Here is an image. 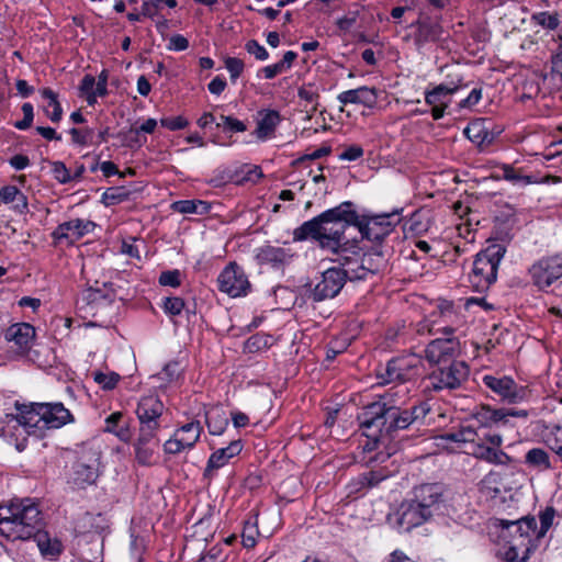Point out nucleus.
Returning <instances> with one entry per match:
<instances>
[{
	"label": "nucleus",
	"instance_id": "f257e3e1",
	"mask_svg": "<svg viewBox=\"0 0 562 562\" xmlns=\"http://www.w3.org/2000/svg\"><path fill=\"white\" fill-rule=\"evenodd\" d=\"M355 221H357L355 204L345 201L296 227L293 231V240L312 239L317 241L322 249L335 254L347 244L357 240L346 237L347 228L355 226Z\"/></svg>",
	"mask_w": 562,
	"mask_h": 562
},
{
	"label": "nucleus",
	"instance_id": "f03ea898",
	"mask_svg": "<svg viewBox=\"0 0 562 562\" xmlns=\"http://www.w3.org/2000/svg\"><path fill=\"white\" fill-rule=\"evenodd\" d=\"M43 516L30 498L0 506V533L9 540H29L42 529Z\"/></svg>",
	"mask_w": 562,
	"mask_h": 562
},
{
	"label": "nucleus",
	"instance_id": "7ed1b4c3",
	"mask_svg": "<svg viewBox=\"0 0 562 562\" xmlns=\"http://www.w3.org/2000/svg\"><path fill=\"white\" fill-rule=\"evenodd\" d=\"M429 412V404L419 402L411 408L393 409L376 416L369 423H359V425L368 437L374 439L391 438L397 430H404L414 424L423 423Z\"/></svg>",
	"mask_w": 562,
	"mask_h": 562
},
{
	"label": "nucleus",
	"instance_id": "20e7f679",
	"mask_svg": "<svg viewBox=\"0 0 562 562\" xmlns=\"http://www.w3.org/2000/svg\"><path fill=\"white\" fill-rule=\"evenodd\" d=\"M401 223L398 211L382 214H359L355 227L361 237L370 241L381 243Z\"/></svg>",
	"mask_w": 562,
	"mask_h": 562
},
{
	"label": "nucleus",
	"instance_id": "39448f33",
	"mask_svg": "<svg viewBox=\"0 0 562 562\" xmlns=\"http://www.w3.org/2000/svg\"><path fill=\"white\" fill-rule=\"evenodd\" d=\"M379 398L366 405L358 416L359 423H369L379 415H383L390 411L403 408L409 400L411 390L406 384L392 383Z\"/></svg>",
	"mask_w": 562,
	"mask_h": 562
},
{
	"label": "nucleus",
	"instance_id": "423d86ee",
	"mask_svg": "<svg viewBox=\"0 0 562 562\" xmlns=\"http://www.w3.org/2000/svg\"><path fill=\"white\" fill-rule=\"evenodd\" d=\"M333 255V261L341 266L340 271L346 274V281L364 280L370 274L371 268L367 266V261H372V256L363 252L359 240L347 244Z\"/></svg>",
	"mask_w": 562,
	"mask_h": 562
},
{
	"label": "nucleus",
	"instance_id": "0eeeda50",
	"mask_svg": "<svg viewBox=\"0 0 562 562\" xmlns=\"http://www.w3.org/2000/svg\"><path fill=\"white\" fill-rule=\"evenodd\" d=\"M31 413L27 409L21 411L20 414H5L0 418V437H3L9 442L14 443L18 451H23L27 446L29 436L40 437L35 425L29 424Z\"/></svg>",
	"mask_w": 562,
	"mask_h": 562
},
{
	"label": "nucleus",
	"instance_id": "6e6552de",
	"mask_svg": "<svg viewBox=\"0 0 562 562\" xmlns=\"http://www.w3.org/2000/svg\"><path fill=\"white\" fill-rule=\"evenodd\" d=\"M503 255L504 249L499 246H494L476 255L470 281L479 291L487 289L496 281L497 269Z\"/></svg>",
	"mask_w": 562,
	"mask_h": 562
},
{
	"label": "nucleus",
	"instance_id": "1a4fd4ad",
	"mask_svg": "<svg viewBox=\"0 0 562 562\" xmlns=\"http://www.w3.org/2000/svg\"><path fill=\"white\" fill-rule=\"evenodd\" d=\"M469 376V367L464 361H450L437 366L426 378L427 387L434 391L454 390Z\"/></svg>",
	"mask_w": 562,
	"mask_h": 562
},
{
	"label": "nucleus",
	"instance_id": "9d476101",
	"mask_svg": "<svg viewBox=\"0 0 562 562\" xmlns=\"http://www.w3.org/2000/svg\"><path fill=\"white\" fill-rule=\"evenodd\" d=\"M29 411V424L35 425L37 432L45 428H60L72 420L70 412L61 403H35Z\"/></svg>",
	"mask_w": 562,
	"mask_h": 562
},
{
	"label": "nucleus",
	"instance_id": "9b49d317",
	"mask_svg": "<svg viewBox=\"0 0 562 562\" xmlns=\"http://www.w3.org/2000/svg\"><path fill=\"white\" fill-rule=\"evenodd\" d=\"M420 359L415 355L401 356L387 361L383 371L378 373L380 384H406L419 373Z\"/></svg>",
	"mask_w": 562,
	"mask_h": 562
},
{
	"label": "nucleus",
	"instance_id": "f8f14e48",
	"mask_svg": "<svg viewBox=\"0 0 562 562\" xmlns=\"http://www.w3.org/2000/svg\"><path fill=\"white\" fill-rule=\"evenodd\" d=\"M483 385L497 395L501 401L508 404H519L528 400L530 391L528 386L517 384L508 375L485 374L482 378Z\"/></svg>",
	"mask_w": 562,
	"mask_h": 562
},
{
	"label": "nucleus",
	"instance_id": "ddd939ff",
	"mask_svg": "<svg viewBox=\"0 0 562 562\" xmlns=\"http://www.w3.org/2000/svg\"><path fill=\"white\" fill-rule=\"evenodd\" d=\"M532 283L540 290L550 286L562 278V255L543 257L528 270Z\"/></svg>",
	"mask_w": 562,
	"mask_h": 562
},
{
	"label": "nucleus",
	"instance_id": "4468645a",
	"mask_svg": "<svg viewBox=\"0 0 562 562\" xmlns=\"http://www.w3.org/2000/svg\"><path fill=\"white\" fill-rule=\"evenodd\" d=\"M431 517L414 499L403 502L398 508L389 516V520L400 531L408 532Z\"/></svg>",
	"mask_w": 562,
	"mask_h": 562
},
{
	"label": "nucleus",
	"instance_id": "2eb2a0df",
	"mask_svg": "<svg viewBox=\"0 0 562 562\" xmlns=\"http://www.w3.org/2000/svg\"><path fill=\"white\" fill-rule=\"evenodd\" d=\"M218 290L232 297L244 296L250 289V282L244 269L236 262H229L217 278Z\"/></svg>",
	"mask_w": 562,
	"mask_h": 562
},
{
	"label": "nucleus",
	"instance_id": "dca6fc26",
	"mask_svg": "<svg viewBox=\"0 0 562 562\" xmlns=\"http://www.w3.org/2000/svg\"><path fill=\"white\" fill-rule=\"evenodd\" d=\"M345 284L346 274L340 271V268H328L321 274V279L311 291L310 299L315 302L334 299L340 293Z\"/></svg>",
	"mask_w": 562,
	"mask_h": 562
},
{
	"label": "nucleus",
	"instance_id": "f3484780",
	"mask_svg": "<svg viewBox=\"0 0 562 562\" xmlns=\"http://www.w3.org/2000/svg\"><path fill=\"white\" fill-rule=\"evenodd\" d=\"M459 350V340L453 336L446 335L445 338H436L427 345L425 357L430 363L439 366L453 361Z\"/></svg>",
	"mask_w": 562,
	"mask_h": 562
},
{
	"label": "nucleus",
	"instance_id": "a211bd4d",
	"mask_svg": "<svg viewBox=\"0 0 562 562\" xmlns=\"http://www.w3.org/2000/svg\"><path fill=\"white\" fill-rule=\"evenodd\" d=\"M95 224L92 221L74 218L59 224L52 236L57 243L74 244L79 240L86 234L92 232Z\"/></svg>",
	"mask_w": 562,
	"mask_h": 562
},
{
	"label": "nucleus",
	"instance_id": "6ab92c4d",
	"mask_svg": "<svg viewBox=\"0 0 562 562\" xmlns=\"http://www.w3.org/2000/svg\"><path fill=\"white\" fill-rule=\"evenodd\" d=\"M294 254L290 248L263 245L255 250L258 265H267L279 270L292 261Z\"/></svg>",
	"mask_w": 562,
	"mask_h": 562
},
{
	"label": "nucleus",
	"instance_id": "aec40b11",
	"mask_svg": "<svg viewBox=\"0 0 562 562\" xmlns=\"http://www.w3.org/2000/svg\"><path fill=\"white\" fill-rule=\"evenodd\" d=\"M458 87H448L438 85L432 90L425 93V102L431 106V115L434 120L443 117L446 109L451 102V95L457 92Z\"/></svg>",
	"mask_w": 562,
	"mask_h": 562
},
{
	"label": "nucleus",
	"instance_id": "412c9836",
	"mask_svg": "<svg viewBox=\"0 0 562 562\" xmlns=\"http://www.w3.org/2000/svg\"><path fill=\"white\" fill-rule=\"evenodd\" d=\"M431 517L442 501V487L439 484H423L414 490L413 498Z\"/></svg>",
	"mask_w": 562,
	"mask_h": 562
},
{
	"label": "nucleus",
	"instance_id": "4be33fe9",
	"mask_svg": "<svg viewBox=\"0 0 562 562\" xmlns=\"http://www.w3.org/2000/svg\"><path fill=\"white\" fill-rule=\"evenodd\" d=\"M378 90L372 87L361 86L357 89H350L340 92L337 100L342 105L359 104L372 109L378 102Z\"/></svg>",
	"mask_w": 562,
	"mask_h": 562
},
{
	"label": "nucleus",
	"instance_id": "5701e85b",
	"mask_svg": "<svg viewBox=\"0 0 562 562\" xmlns=\"http://www.w3.org/2000/svg\"><path fill=\"white\" fill-rule=\"evenodd\" d=\"M243 450L240 440H233L227 447L215 450L209 458L204 476L211 477L215 471L223 468L229 460L238 456Z\"/></svg>",
	"mask_w": 562,
	"mask_h": 562
},
{
	"label": "nucleus",
	"instance_id": "b1692460",
	"mask_svg": "<svg viewBox=\"0 0 562 562\" xmlns=\"http://www.w3.org/2000/svg\"><path fill=\"white\" fill-rule=\"evenodd\" d=\"M80 90L86 95V100L89 105H93L97 102L98 97H105L108 94V72L103 70L98 81L91 75H86L80 83Z\"/></svg>",
	"mask_w": 562,
	"mask_h": 562
},
{
	"label": "nucleus",
	"instance_id": "393cba45",
	"mask_svg": "<svg viewBox=\"0 0 562 562\" xmlns=\"http://www.w3.org/2000/svg\"><path fill=\"white\" fill-rule=\"evenodd\" d=\"M469 453L476 459L496 465H507L512 461V458L502 449L487 446L485 442H475V440L471 443Z\"/></svg>",
	"mask_w": 562,
	"mask_h": 562
},
{
	"label": "nucleus",
	"instance_id": "a878e982",
	"mask_svg": "<svg viewBox=\"0 0 562 562\" xmlns=\"http://www.w3.org/2000/svg\"><path fill=\"white\" fill-rule=\"evenodd\" d=\"M558 461L543 448H531L525 454V464L538 473L555 470Z\"/></svg>",
	"mask_w": 562,
	"mask_h": 562
},
{
	"label": "nucleus",
	"instance_id": "bb28decb",
	"mask_svg": "<svg viewBox=\"0 0 562 562\" xmlns=\"http://www.w3.org/2000/svg\"><path fill=\"white\" fill-rule=\"evenodd\" d=\"M499 526L504 530L515 529L518 530V541L524 539L529 540V543H533V540H540L537 532V520L535 517L527 516L518 520H501Z\"/></svg>",
	"mask_w": 562,
	"mask_h": 562
},
{
	"label": "nucleus",
	"instance_id": "cd10ccee",
	"mask_svg": "<svg viewBox=\"0 0 562 562\" xmlns=\"http://www.w3.org/2000/svg\"><path fill=\"white\" fill-rule=\"evenodd\" d=\"M499 526L504 530L515 529L518 530V541L524 539L529 540V543H533V540H540L537 532V520L535 517L527 516L518 520H501Z\"/></svg>",
	"mask_w": 562,
	"mask_h": 562
},
{
	"label": "nucleus",
	"instance_id": "c85d7f7f",
	"mask_svg": "<svg viewBox=\"0 0 562 562\" xmlns=\"http://www.w3.org/2000/svg\"><path fill=\"white\" fill-rule=\"evenodd\" d=\"M165 411V404L159 396L148 394L139 398L135 413L137 418L162 419Z\"/></svg>",
	"mask_w": 562,
	"mask_h": 562
},
{
	"label": "nucleus",
	"instance_id": "c756f323",
	"mask_svg": "<svg viewBox=\"0 0 562 562\" xmlns=\"http://www.w3.org/2000/svg\"><path fill=\"white\" fill-rule=\"evenodd\" d=\"M34 336L35 329L27 323L13 324L4 333L5 340L14 342L20 349H27Z\"/></svg>",
	"mask_w": 562,
	"mask_h": 562
},
{
	"label": "nucleus",
	"instance_id": "7c9ffc66",
	"mask_svg": "<svg viewBox=\"0 0 562 562\" xmlns=\"http://www.w3.org/2000/svg\"><path fill=\"white\" fill-rule=\"evenodd\" d=\"M0 201L10 204L11 210L22 215L29 212L26 195L15 186H4L0 189Z\"/></svg>",
	"mask_w": 562,
	"mask_h": 562
},
{
	"label": "nucleus",
	"instance_id": "2f4dec72",
	"mask_svg": "<svg viewBox=\"0 0 562 562\" xmlns=\"http://www.w3.org/2000/svg\"><path fill=\"white\" fill-rule=\"evenodd\" d=\"M412 26H416L414 40L417 46H423L425 43L435 42L440 37L441 27L439 24L430 20H418Z\"/></svg>",
	"mask_w": 562,
	"mask_h": 562
},
{
	"label": "nucleus",
	"instance_id": "473e14b6",
	"mask_svg": "<svg viewBox=\"0 0 562 562\" xmlns=\"http://www.w3.org/2000/svg\"><path fill=\"white\" fill-rule=\"evenodd\" d=\"M473 420L484 428L493 427L498 424L505 425L504 408L494 409L487 405H482L473 414Z\"/></svg>",
	"mask_w": 562,
	"mask_h": 562
},
{
	"label": "nucleus",
	"instance_id": "72a5a7b5",
	"mask_svg": "<svg viewBox=\"0 0 562 562\" xmlns=\"http://www.w3.org/2000/svg\"><path fill=\"white\" fill-rule=\"evenodd\" d=\"M32 538H34L37 548L40 549L43 557L48 559L57 558L61 551L63 546L61 542L57 538H52L47 532L42 529L36 532Z\"/></svg>",
	"mask_w": 562,
	"mask_h": 562
},
{
	"label": "nucleus",
	"instance_id": "f704fd0d",
	"mask_svg": "<svg viewBox=\"0 0 562 562\" xmlns=\"http://www.w3.org/2000/svg\"><path fill=\"white\" fill-rule=\"evenodd\" d=\"M533 547L535 544L529 543V540H509L508 547L504 552V558L507 562H526Z\"/></svg>",
	"mask_w": 562,
	"mask_h": 562
},
{
	"label": "nucleus",
	"instance_id": "c9c22d12",
	"mask_svg": "<svg viewBox=\"0 0 562 562\" xmlns=\"http://www.w3.org/2000/svg\"><path fill=\"white\" fill-rule=\"evenodd\" d=\"M281 117L278 111L267 110L261 113V117L257 123L255 134L258 139H267L280 123Z\"/></svg>",
	"mask_w": 562,
	"mask_h": 562
},
{
	"label": "nucleus",
	"instance_id": "e433bc0d",
	"mask_svg": "<svg viewBox=\"0 0 562 562\" xmlns=\"http://www.w3.org/2000/svg\"><path fill=\"white\" fill-rule=\"evenodd\" d=\"M98 477L97 460L92 463H87L83 460L76 462L74 467V481L77 485L83 486L86 484H92Z\"/></svg>",
	"mask_w": 562,
	"mask_h": 562
},
{
	"label": "nucleus",
	"instance_id": "4c0bfd02",
	"mask_svg": "<svg viewBox=\"0 0 562 562\" xmlns=\"http://www.w3.org/2000/svg\"><path fill=\"white\" fill-rule=\"evenodd\" d=\"M205 422L209 432L213 436H221L228 426L226 413L221 407H212L205 413Z\"/></svg>",
	"mask_w": 562,
	"mask_h": 562
},
{
	"label": "nucleus",
	"instance_id": "58836bf2",
	"mask_svg": "<svg viewBox=\"0 0 562 562\" xmlns=\"http://www.w3.org/2000/svg\"><path fill=\"white\" fill-rule=\"evenodd\" d=\"M442 322L447 325L442 328L443 334L447 336H453V334L463 325V316L458 314L453 305L449 302H445L441 306Z\"/></svg>",
	"mask_w": 562,
	"mask_h": 562
},
{
	"label": "nucleus",
	"instance_id": "ea45409f",
	"mask_svg": "<svg viewBox=\"0 0 562 562\" xmlns=\"http://www.w3.org/2000/svg\"><path fill=\"white\" fill-rule=\"evenodd\" d=\"M170 207L180 214L204 215L210 212L211 205L202 200H179L173 202Z\"/></svg>",
	"mask_w": 562,
	"mask_h": 562
},
{
	"label": "nucleus",
	"instance_id": "a19ab883",
	"mask_svg": "<svg viewBox=\"0 0 562 562\" xmlns=\"http://www.w3.org/2000/svg\"><path fill=\"white\" fill-rule=\"evenodd\" d=\"M159 446L145 443L144 441L135 440L134 452L135 459L140 465L149 467L156 462L157 450Z\"/></svg>",
	"mask_w": 562,
	"mask_h": 562
},
{
	"label": "nucleus",
	"instance_id": "79ce46f5",
	"mask_svg": "<svg viewBox=\"0 0 562 562\" xmlns=\"http://www.w3.org/2000/svg\"><path fill=\"white\" fill-rule=\"evenodd\" d=\"M477 438V432L473 426H461L457 430L447 431L441 436V439L447 442H456V443H473V441Z\"/></svg>",
	"mask_w": 562,
	"mask_h": 562
},
{
	"label": "nucleus",
	"instance_id": "37998d69",
	"mask_svg": "<svg viewBox=\"0 0 562 562\" xmlns=\"http://www.w3.org/2000/svg\"><path fill=\"white\" fill-rule=\"evenodd\" d=\"M41 95L47 100V106L45 108L46 115L52 122H59L63 117V109L58 101L57 93L49 88H44L41 90Z\"/></svg>",
	"mask_w": 562,
	"mask_h": 562
},
{
	"label": "nucleus",
	"instance_id": "c03bdc74",
	"mask_svg": "<svg viewBox=\"0 0 562 562\" xmlns=\"http://www.w3.org/2000/svg\"><path fill=\"white\" fill-rule=\"evenodd\" d=\"M543 443L555 454V458L561 462L562 468V426L557 425L546 432L543 436Z\"/></svg>",
	"mask_w": 562,
	"mask_h": 562
},
{
	"label": "nucleus",
	"instance_id": "a18cd8bd",
	"mask_svg": "<svg viewBox=\"0 0 562 562\" xmlns=\"http://www.w3.org/2000/svg\"><path fill=\"white\" fill-rule=\"evenodd\" d=\"M464 134L470 140L479 145L490 144L492 142V137L490 136V133L484 125V121L482 120H477L469 124L464 130Z\"/></svg>",
	"mask_w": 562,
	"mask_h": 562
},
{
	"label": "nucleus",
	"instance_id": "49530a36",
	"mask_svg": "<svg viewBox=\"0 0 562 562\" xmlns=\"http://www.w3.org/2000/svg\"><path fill=\"white\" fill-rule=\"evenodd\" d=\"M531 22L548 31H559L561 27L560 15L558 12L540 11L531 15Z\"/></svg>",
	"mask_w": 562,
	"mask_h": 562
},
{
	"label": "nucleus",
	"instance_id": "de8ad7c7",
	"mask_svg": "<svg viewBox=\"0 0 562 562\" xmlns=\"http://www.w3.org/2000/svg\"><path fill=\"white\" fill-rule=\"evenodd\" d=\"M176 431L180 432V437L188 449H192L200 439L202 426L200 422H190Z\"/></svg>",
	"mask_w": 562,
	"mask_h": 562
},
{
	"label": "nucleus",
	"instance_id": "09e8293b",
	"mask_svg": "<svg viewBox=\"0 0 562 562\" xmlns=\"http://www.w3.org/2000/svg\"><path fill=\"white\" fill-rule=\"evenodd\" d=\"M502 178L514 186L525 187L533 182L530 176L522 175L520 170L515 169L512 165H502Z\"/></svg>",
	"mask_w": 562,
	"mask_h": 562
},
{
	"label": "nucleus",
	"instance_id": "8fccbe9b",
	"mask_svg": "<svg viewBox=\"0 0 562 562\" xmlns=\"http://www.w3.org/2000/svg\"><path fill=\"white\" fill-rule=\"evenodd\" d=\"M130 198V191L124 187H112L106 189L101 198L102 203L105 206H112L124 201H127Z\"/></svg>",
	"mask_w": 562,
	"mask_h": 562
},
{
	"label": "nucleus",
	"instance_id": "3c124183",
	"mask_svg": "<svg viewBox=\"0 0 562 562\" xmlns=\"http://www.w3.org/2000/svg\"><path fill=\"white\" fill-rule=\"evenodd\" d=\"M273 338L266 334H256L246 340L245 347L249 352H258L272 346Z\"/></svg>",
	"mask_w": 562,
	"mask_h": 562
},
{
	"label": "nucleus",
	"instance_id": "603ef678",
	"mask_svg": "<svg viewBox=\"0 0 562 562\" xmlns=\"http://www.w3.org/2000/svg\"><path fill=\"white\" fill-rule=\"evenodd\" d=\"M69 134L71 135L72 143L76 145L91 146L94 143V131L91 127H72L69 130Z\"/></svg>",
	"mask_w": 562,
	"mask_h": 562
},
{
	"label": "nucleus",
	"instance_id": "864d4df0",
	"mask_svg": "<svg viewBox=\"0 0 562 562\" xmlns=\"http://www.w3.org/2000/svg\"><path fill=\"white\" fill-rule=\"evenodd\" d=\"M557 510L549 506L539 513L540 526L537 525L538 537L543 538L549 529L552 527Z\"/></svg>",
	"mask_w": 562,
	"mask_h": 562
},
{
	"label": "nucleus",
	"instance_id": "5fc2aeb1",
	"mask_svg": "<svg viewBox=\"0 0 562 562\" xmlns=\"http://www.w3.org/2000/svg\"><path fill=\"white\" fill-rule=\"evenodd\" d=\"M297 95L301 100L312 104L311 113L317 111L319 93L312 83L301 87L297 91Z\"/></svg>",
	"mask_w": 562,
	"mask_h": 562
},
{
	"label": "nucleus",
	"instance_id": "6e6d98bb",
	"mask_svg": "<svg viewBox=\"0 0 562 562\" xmlns=\"http://www.w3.org/2000/svg\"><path fill=\"white\" fill-rule=\"evenodd\" d=\"M259 535V530L256 521H246L243 533H241V542L245 548H254L257 542V537Z\"/></svg>",
	"mask_w": 562,
	"mask_h": 562
},
{
	"label": "nucleus",
	"instance_id": "4d7b16f0",
	"mask_svg": "<svg viewBox=\"0 0 562 562\" xmlns=\"http://www.w3.org/2000/svg\"><path fill=\"white\" fill-rule=\"evenodd\" d=\"M181 367L177 361L167 363L164 369L157 374V378L165 382H173L181 375Z\"/></svg>",
	"mask_w": 562,
	"mask_h": 562
},
{
	"label": "nucleus",
	"instance_id": "13d9d810",
	"mask_svg": "<svg viewBox=\"0 0 562 562\" xmlns=\"http://www.w3.org/2000/svg\"><path fill=\"white\" fill-rule=\"evenodd\" d=\"M481 490L487 491L490 494H499L501 493V475L497 472H490L484 476L481 481Z\"/></svg>",
	"mask_w": 562,
	"mask_h": 562
},
{
	"label": "nucleus",
	"instance_id": "bf43d9fd",
	"mask_svg": "<svg viewBox=\"0 0 562 562\" xmlns=\"http://www.w3.org/2000/svg\"><path fill=\"white\" fill-rule=\"evenodd\" d=\"M93 379L103 390H113L120 381V375L115 372L103 373L97 371L93 372Z\"/></svg>",
	"mask_w": 562,
	"mask_h": 562
},
{
	"label": "nucleus",
	"instance_id": "052dcab7",
	"mask_svg": "<svg viewBox=\"0 0 562 562\" xmlns=\"http://www.w3.org/2000/svg\"><path fill=\"white\" fill-rule=\"evenodd\" d=\"M217 127L223 126L225 131L234 132V133H243L247 130L246 124L243 121H239L233 116L221 115L220 122L216 123Z\"/></svg>",
	"mask_w": 562,
	"mask_h": 562
},
{
	"label": "nucleus",
	"instance_id": "680f3d73",
	"mask_svg": "<svg viewBox=\"0 0 562 562\" xmlns=\"http://www.w3.org/2000/svg\"><path fill=\"white\" fill-rule=\"evenodd\" d=\"M188 449V447L184 445L183 440L180 437V432H175V435L168 439L164 443V451L167 454H178L181 451Z\"/></svg>",
	"mask_w": 562,
	"mask_h": 562
},
{
	"label": "nucleus",
	"instance_id": "e2e57ef3",
	"mask_svg": "<svg viewBox=\"0 0 562 562\" xmlns=\"http://www.w3.org/2000/svg\"><path fill=\"white\" fill-rule=\"evenodd\" d=\"M225 67L229 72L231 80L236 82L238 77L243 74L245 64L241 59L237 57H227L225 59Z\"/></svg>",
	"mask_w": 562,
	"mask_h": 562
},
{
	"label": "nucleus",
	"instance_id": "0e129e2a",
	"mask_svg": "<svg viewBox=\"0 0 562 562\" xmlns=\"http://www.w3.org/2000/svg\"><path fill=\"white\" fill-rule=\"evenodd\" d=\"M367 476L369 490L378 486L382 481L391 476V473L385 469H376L364 472Z\"/></svg>",
	"mask_w": 562,
	"mask_h": 562
},
{
	"label": "nucleus",
	"instance_id": "69168bd1",
	"mask_svg": "<svg viewBox=\"0 0 562 562\" xmlns=\"http://www.w3.org/2000/svg\"><path fill=\"white\" fill-rule=\"evenodd\" d=\"M52 171H53L54 178L59 183L65 184V183H69L72 181V175L70 173V171L68 170L66 165L61 161L53 162Z\"/></svg>",
	"mask_w": 562,
	"mask_h": 562
},
{
	"label": "nucleus",
	"instance_id": "338daca9",
	"mask_svg": "<svg viewBox=\"0 0 562 562\" xmlns=\"http://www.w3.org/2000/svg\"><path fill=\"white\" fill-rule=\"evenodd\" d=\"M349 494H364L369 491L367 476L364 473L353 477L347 485Z\"/></svg>",
	"mask_w": 562,
	"mask_h": 562
},
{
	"label": "nucleus",
	"instance_id": "774afa93",
	"mask_svg": "<svg viewBox=\"0 0 562 562\" xmlns=\"http://www.w3.org/2000/svg\"><path fill=\"white\" fill-rule=\"evenodd\" d=\"M248 54L254 55L256 59L263 61L269 58L267 49L256 40H250L245 44Z\"/></svg>",
	"mask_w": 562,
	"mask_h": 562
}]
</instances>
